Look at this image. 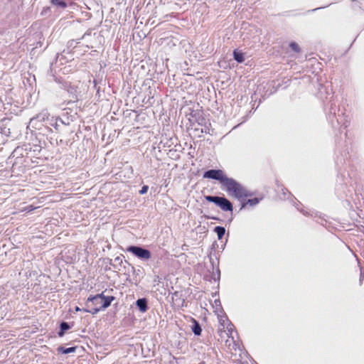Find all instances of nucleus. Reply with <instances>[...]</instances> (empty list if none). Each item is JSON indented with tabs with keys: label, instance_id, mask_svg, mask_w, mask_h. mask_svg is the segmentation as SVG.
I'll return each mask as SVG.
<instances>
[{
	"label": "nucleus",
	"instance_id": "obj_1",
	"mask_svg": "<svg viewBox=\"0 0 364 364\" xmlns=\"http://www.w3.org/2000/svg\"><path fill=\"white\" fill-rule=\"evenodd\" d=\"M203 177L219 181L223 190L230 196L242 202L241 209L246 208L247 205L254 206L259 202V199L257 198L247 199L252 196L251 193L233 178L228 177L222 169L208 170L203 173Z\"/></svg>",
	"mask_w": 364,
	"mask_h": 364
},
{
	"label": "nucleus",
	"instance_id": "obj_2",
	"mask_svg": "<svg viewBox=\"0 0 364 364\" xmlns=\"http://www.w3.org/2000/svg\"><path fill=\"white\" fill-rule=\"evenodd\" d=\"M127 251L143 260H149L151 257V254L149 250L140 247L129 246L127 248Z\"/></svg>",
	"mask_w": 364,
	"mask_h": 364
},
{
	"label": "nucleus",
	"instance_id": "obj_3",
	"mask_svg": "<svg viewBox=\"0 0 364 364\" xmlns=\"http://www.w3.org/2000/svg\"><path fill=\"white\" fill-rule=\"evenodd\" d=\"M114 299V297L111 296H105L103 293L97 294L94 296L89 297L88 301H91L93 302H96V304H100L101 305V308L102 309L107 308L110 306L112 301Z\"/></svg>",
	"mask_w": 364,
	"mask_h": 364
},
{
	"label": "nucleus",
	"instance_id": "obj_4",
	"mask_svg": "<svg viewBox=\"0 0 364 364\" xmlns=\"http://www.w3.org/2000/svg\"><path fill=\"white\" fill-rule=\"evenodd\" d=\"M66 90L72 96V99L70 100L71 102H75L78 101L79 91L77 86L69 84L66 85Z\"/></svg>",
	"mask_w": 364,
	"mask_h": 364
},
{
	"label": "nucleus",
	"instance_id": "obj_5",
	"mask_svg": "<svg viewBox=\"0 0 364 364\" xmlns=\"http://www.w3.org/2000/svg\"><path fill=\"white\" fill-rule=\"evenodd\" d=\"M225 318V319H224V317L220 316V322H223V325L225 326L224 323H225V321H227L228 324H227L226 327H227L228 333H226L225 331H222V330L220 329L219 330L220 336L221 337H223L222 333H225L227 334V336L228 337H230L231 336V334H232V331L233 330V327L234 326H233V325L231 323L229 322V321L226 318Z\"/></svg>",
	"mask_w": 364,
	"mask_h": 364
},
{
	"label": "nucleus",
	"instance_id": "obj_6",
	"mask_svg": "<svg viewBox=\"0 0 364 364\" xmlns=\"http://www.w3.org/2000/svg\"><path fill=\"white\" fill-rule=\"evenodd\" d=\"M220 208L223 211H232L233 210L232 204L225 197L220 203Z\"/></svg>",
	"mask_w": 364,
	"mask_h": 364
},
{
	"label": "nucleus",
	"instance_id": "obj_7",
	"mask_svg": "<svg viewBox=\"0 0 364 364\" xmlns=\"http://www.w3.org/2000/svg\"><path fill=\"white\" fill-rule=\"evenodd\" d=\"M204 198L208 202L213 203L215 205H217L218 207H220V203H221L222 200H223L224 197L205 196L204 197Z\"/></svg>",
	"mask_w": 364,
	"mask_h": 364
},
{
	"label": "nucleus",
	"instance_id": "obj_8",
	"mask_svg": "<svg viewBox=\"0 0 364 364\" xmlns=\"http://www.w3.org/2000/svg\"><path fill=\"white\" fill-rule=\"evenodd\" d=\"M136 306L139 309L140 311L144 313L147 311V301L146 299H139L136 302Z\"/></svg>",
	"mask_w": 364,
	"mask_h": 364
},
{
	"label": "nucleus",
	"instance_id": "obj_9",
	"mask_svg": "<svg viewBox=\"0 0 364 364\" xmlns=\"http://www.w3.org/2000/svg\"><path fill=\"white\" fill-rule=\"evenodd\" d=\"M234 59L238 63H242L245 60L243 53L235 50L233 51Z\"/></svg>",
	"mask_w": 364,
	"mask_h": 364
},
{
	"label": "nucleus",
	"instance_id": "obj_10",
	"mask_svg": "<svg viewBox=\"0 0 364 364\" xmlns=\"http://www.w3.org/2000/svg\"><path fill=\"white\" fill-rule=\"evenodd\" d=\"M77 347H70V348H65L62 346H60L58 348V351L59 353H64V354H68V353H73L75 351Z\"/></svg>",
	"mask_w": 364,
	"mask_h": 364
},
{
	"label": "nucleus",
	"instance_id": "obj_11",
	"mask_svg": "<svg viewBox=\"0 0 364 364\" xmlns=\"http://www.w3.org/2000/svg\"><path fill=\"white\" fill-rule=\"evenodd\" d=\"M214 232L218 235L219 239H222L225 235V229L223 227L217 226L215 228Z\"/></svg>",
	"mask_w": 364,
	"mask_h": 364
},
{
	"label": "nucleus",
	"instance_id": "obj_12",
	"mask_svg": "<svg viewBox=\"0 0 364 364\" xmlns=\"http://www.w3.org/2000/svg\"><path fill=\"white\" fill-rule=\"evenodd\" d=\"M70 328V326L66 322H62L60 324V331L58 333L60 337L63 336L65 331Z\"/></svg>",
	"mask_w": 364,
	"mask_h": 364
},
{
	"label": "nucleus",
	"instance_id": "obj_13",
	"mask_svg": "<svg viewBox=\"0 0 364 364\" xmlns=\"http://www.w3.org/2000/svg\"><path fill=\"white\" fill-rule=\"evenodd\" d=\"M51 3L63 9L67 7V4L63 0H52Z\"/></svg>",
	"mask_w": 364,
	"mask_h": 364
},
{
	"label": "nucleus",
	"instance_id": "obj_14",
	"mask_svg": "<svg viewBox=\"0 0 364 364\" xmlns=\"http://www.w3.org/2000/svg\"><path fill=\"white\" fill-rule=\"evenodd\" d=\"M289 46L291 48V50H294V52H296V53H299L300 52V48H299V45L296 43L291 42L289 44Z\"/></svg>",
	"mask_w": 364,
	"mask_h": 364
},
{
	"label": "nucleus",
	"instance_id": "obj_15",
	"mask_svg": "<svg viewBox=\"0 0 364 364\" xmlns=\"http://www.w3.org/2000/svg\"><path fill=\"white\" fill-rule=\"evenodd\" d=\"M193 331L196 335H198V336L200 335L201 328L200 327V326L198 325V323H196V324L193 328Z\"/></svg>",
	"mask_w": 364,
	"mask_h": 364
},
{
	"label": "nucleus",
	"instance_id": "obj_16",
	"mask_svg": "<svg viewBox=\"0 0 364 364\" xmlns=\"http://www.w3.org/2000/svg\"><path fill=\"white\" fill-rule=\"evenodd\" d=\"M100 309H102L101 308V306L100 308H93L91 310H87V309H83L84 311L85 312H90L92 314H97Z\"/></svg>",
	"mask_w": 364,
	"mask_h": 364
},
{
	"label": "nucleus",
	"instance_id": "obj_17",
	"mask_svg": "<svg viewBox=\"0 0 364 364\" xmlns=\"http://www.w3.org/2000/svg\"><path fill=\"white\" fill-rule=\"evenodd\" d=\"M36 208V207H34L33 205H28V206L24 208L23 210L31 212V211L35 210Z\"/></svg>",
	"mask_w": 364,
	"mask_h": 364
},
{
	"label": "nucleus",
	"instance_id": "obj_18",
	"mask_svg": "<svg viewBox=\"0 0 364 364\" xmlns=\"http://www.w3.org/2000/svg\"><path fill=\"white\" fill-rule=\"evenodd\" d=\"M148 191V186H144L142 187V188L140 190L139 193L141 194H144V193H146Z\"/></svg>",
	"mask_w": 364,
	"mask_h": 364
},
{
	"label": "nucleus",
	"instance_id": "obj_19",
	"mask_svg": "<svg viewBox=\"0 0 364 364\" xmlns=\"http://www.w3.org/2000/svg\"><path fill=\"white\" fill-rule=\"evenodd\" d=\"M225 345L228 346H230V341L228 339H227L225 341Z\"/></svg>",
	"mask_w": 364,
	"mask_h": 364
},
{
	"label": "nucleus",
	"instance_id": "obj_20",
	"mask_svg": "<svg viewBox=\"0 0 364 364\" xmlns=\"http://www.w3.org/2000/svg\"><path fill=\"white\" fill-rule=\"evenodd\" d=\"M75 311H81V309L78 306H76L75 307Z\"/></svg>",
	"mask_w": 364,
	"mask_h": 364
},
{
	"label": "nucleus",
	"instance_id": "obj_21",
	"mask_svg": "<svg viewBox=\"0 0 364 364\" xmlns=\"http://www.w3.org/2000/svg\"><path fill=\"white\" fill-rule=\"evenodd\" d=\"M238 364H248L247 362H240Z\"/></svg>",
	"mask_w": 364,
	"mask_h": 364
}]
</instances>
